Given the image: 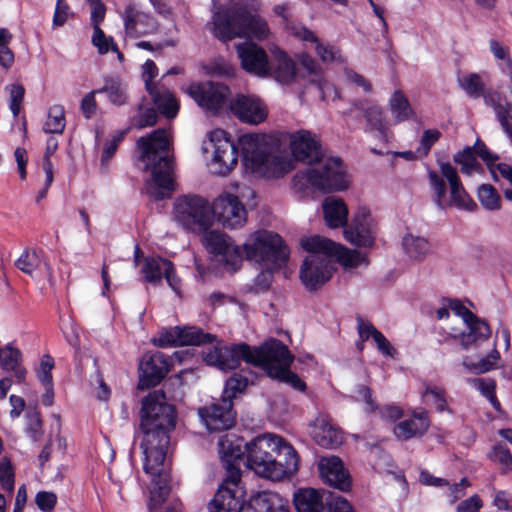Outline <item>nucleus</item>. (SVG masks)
<instances>
[{
	"label": "nucleus",
	"mask_w": 512,
	"mask_h": 512,
	"mask_svg": "<svg viewBox=\"0 0 512 512\" xmlns=\"http://www.w3.org/2000/svg\"><path fill=\"white\" fill-rule=\"evenodd\" d=\"M139 418L143 435L140 443L144 454L143 469L156 481L148 504L152 512L166 501L170 493V486L162 474L171 433L176 427L177 411L173 404L167 402L164 392L154 391L143 398Z\"/></svg>",
	"instance_id": "1"
},
{
	"label": "nucleus",
	"mask_w": 512,
	"mask_h": 512,
	"mask_svg": "<svg viewBox=\"0 0 512 512\" xmlns=\"http://www.w3.org/2000/svg\"><path fill=\"white\" fill-rule=\"evenodd\" d=\"M294 355L281 340L271 338L259 346H251L245 342L230 346L209 348L203 353L207 365L215 366L222 371L237 369L241 361L255 367H261L270 378L275 377V370L290 367Z\"/></svg>",
	"instance_id": "2"
},
{
	"label": "nucleus",
	"mask_w": 512,
	"mask_h": 512,
	"mask_svg": "<svg viewBox=\"0 0 512 512\" xmlns=\"http://www.w3.org/2000/svg\"><path fill=\"white\" fill-rule=\"evenodd\" d=\"M170 146L164 128H158L137 140L143 170L151 171V180L146 182V193L156 201L170 198L175 190L174 157L169 155Z\"/></svg>",
	"instance_id": "3"
},
{
	"label": "nucleus",
	"mask_w": 512,
	"mask_h": 512,
	"mask_svg": "<svg viewBox=\"0 0 512 512\" xmlns=\"http://www.w3.org/2000/svg\"><path fill=\"white\" fill-rule=\"evenodd\" d=\"M244 256L247 260L265 262L270 265L262 270L254 280L259 289L266 291L270 288L274 271L285 267L289 260L290 250L284 239L275 232L257 230L243 243Z\"/></svg>",
	"instance_id": "4"
},
{
	"label": "nucleus",
	"mask_w": 512,
	"mask_h": 512,
	"mask_svg": "<svg viewBox=\"0 0 512 512\" xmlns=\"http://www.w3.org/2000/svg\"><path fill=\"white\" fill-rule=\"evenodd\" d=\"M215 37L227 43L237 37L263 40L268 36L269 28L263 19L252 15L246 8H228L216 12L213 16Z\"/></svg>",
	"instance_id": "5"
},
{
	"label": "nucleus",
	"mask_w": 512,
	"mask_h": 512,
	"mask_svg": "<svg viewBox=\"0 0 512 512\" xmlns=\"http://www.w3.org/2000/svg\"><path fill=\"white\" fill-rule=\"evenodd\" d=\"M293 181L300 189L310 187L322 193L344 191L349 186L345 166L338 157L327 159L320 167L297 171Z\"/></svg>",
	"instance_id": "6"
},
{
	"label": "nucleus",
	"mask_w": 512,
	"mask_h": 512,
	"mask_svg": "<svg viewBox=\"0 0 512 512\" xmlns=\"http://www.w3.org/2000/svg\"><path fill=\"white\" fill-rule=\"evenodd\" d=\"M243 437L227 433L219 440V453L226 475L218 489H225L241 497L245 494L242 486V470L247 458L246 445Z\"/></svg>",
	"instance_id": "7"
},
{
	"label": "nucleus",
	"mask_w": 512,
	"mask_h": 512,
	"mask_svg": "<svg viewBox=\"0 0 512 512\" xmlns=\"http://www.w3.org/2000/svg\"><path fill=\"white\" fill-rule=\"evenodd\" d=\"M242 161L246 170L251 173L267 176L272 162L275 161V178L283 176L289 169L288 163L279 155L273 159L266 144L256 134H244L239 137Z\"/></svg>",
	"instance_id": "8"
},
{
	"label": "nucleus",
	"mask_w": 512,
	"mask_h": 512,
	"mask_svg": "<svg viewBox=\"0 0 512 512\" xmlns=\"http://www.w3.org/2000/svg\"><path fill=\"white\" fill-rule=\"evenodd\" d=\"M174 218L186 230L205 232L213 224V207L202 196L182 195L174 202Z\"/></svg>",
	"instance_id": "9"
},
{
	"label": "nucleus",
	"mask_w": 512,
	"mask_h": 512,
	"mask_svg": "<svg viewBox=\"0 0 512 512\" xmlns=\"http://www.w3.org/2000/svg\"><path fill=\"white\" fill-rule=\"evenodd\" d=\"M281 443V436L272 434L259 435L246 445V466L257 475L268 478L274 461L273 454Z\"/></svg>",
	"instance_id": "10"
},
{
	"label": "nucleus",
	"mask_w": 512,
	"mask_h": 512,
	"mask_svg": "<svg viewBox=\"0 0 512 512\" xmlns=\"http://www.w3.org/2000/svg\"><path fill=\"white\" fill-rule=\"evenodd\" d=\"M343 229L345 240L356 247L371 248L375 243L377 222L364 205L358 206Z\"/></svg>",
	"instance_id": "11"
},
{
	"label": "nucleus",
	"mask_w": 512,
	"mask_h": 512,
	"mask_svg": "<svg viewBox=\"0 0 512 512\" xmlns=\"http://www.w3.org/2000/svg\"><path fill=\"white\" fill-rule=\"evenodd\" d=\"M210 142L213 146L211 170L213 174L226 176L238 163V148L231 136L223 129L210 132Z\"/></svg>",
	"instance_id": "12"
},
{
	"label": "nucleus",
	"mask_w": 512,
	"mask_h": 512,
	"mask_svg": "<svg viewBox=\"0 0 512 512\" xmlns=\"http://www.w3.org/2000/svg\"><path fill=\"white\" fill-rule=\"evenodd\" d=\"M186 93L202 109L217 113L225 106L231 91L225 84L204 81L191 83L187 87Z\"/></svg>",
	"instance_id": "13"
},
{
	"label": "nucleus",
	"mask_w": 512,
	"mask_h": 512,
	"mask_svg": "<svg viewBox=\"0 0 512 512\" xmlns=\"http://www.w3.org/2000/svg\"><path fill=\"white\" fill-rule=\"evenodd\" d=\"M171 366V359L163 352L145 353L139 362L137 388L147 390L156 387L167 376Z\"/></svg>",
	"instance_id": "14"
},
{
	"label": "nucleus",
	"mask_w": 512,
	"mask_h": 512,
	"mask_svg": "<svg viewBox=\"0 0 512 512\" xmlns=\"http://www.w3.org/2000/svg\"><path fill=\"white\" fill-rule=\"evenodd\" d=\"M213 219L222 224L224 228L234 229L244 225L247 220V211L238 196L225 193L217 197L212 203Z\"/></svg>",
	"instance_id": "15"
},
{
	"label": "nucleus",
	"mask_w": 512,
	"mask_h": 512,
	"mask_svg": "<svg viewBox=\"0 0 512 512\" xmlns=\"http://www.w3.org/2000/svg\"><path fill=\"white\" fill-rule=\"evenodd\" d=\"M334 271L335 268L330 259L309 255L300 267L299 277L305 288L313 292L327 283Z\"/></svg>",
	"instance_id": "16"
},
{
	"label": "nucleus",
	"mask_w": 512,
	"mask_h": 512,
	"mask_svg": "<svg viewBox=\"0 0 512 512\" xmlns=\"http://www.w3.org/2000/svg\"><path fill=\"white\" fill-rule=\"evenodd\" d=\"M290 150L296 161L309 166L320 163L324 157L321 142L308 130H298L290 135Z\"/></svg>",
	"instance_id": "17"
},
{
	"label": "nucleus",
	"mask_w": 512,
	"mask_h": 512,
	"mask_svg": "<svg viewBox=\"0 0 512 512\" xmlns=\"http://www.w3.org/2000/svg\"><path fill=\"white\" fill-rule=\"evenodd\" d=\"M200 418L210 432H221L232 428L236 422V411L231 399L220 401L198 410Z\"/></svg>",
	"instance_id": "18"
},
{
	"label": "nucleus",
	"mask_w": 512,
	"mask_h": 512,
	"mask_svg": "<svg viewBox=\"0 0 512 512\" xmlns=\"http://www.w3.org/2000/svg\"><path fill=\"white\" fill-rule=\"evenodd\" d=\"M241 68L258 77H268L271 73V63L267 52L258 44L246 41L236 45Z\"/></svg>",
	"instance_id": "19"
},
{
	"label": "nucleus",
	"mask_w": 512,
	"mask_h": 512,
	"mask_svg": "<svg viewBox=\"0 0 512 512\" xmlns=\"http://www.w3.org/2000/svg\"><path fill=\"white\" fill-rule=\"evenodd\" d=\"M318 470L323 481L341 492H348L352 488V477L343 461L338 456L321 457Z\"/></svg>",
	"instance_id": "20"
},
{
	"label": "nucleus",
	"mask_w": 512,
	"mask_h": 512,
	"mask_svg": "<svg viewBox=\"0 0 512 512\" xmlns=\"http://www.w3.org/2000/svg\"><path fill=\"white\" fill-rule=\"evenodd\" d=\"M439 167L441 174L445 177L450 186V197L449 200L446 201V208L455 207L459 210L475 211L477 204L465 190L456 168L449 162H440Z\"/></svg>",
	"instance_id": "21"
},
{
	"label": "nucleus",
	"mask_w": 512,
	"mask_h": 512,
	"mask_svg": "<svg viewBox=\"0 0 512 512\" xmlns=\"http://www.w3.org/2000/svg\"><path fill=\"white\" fill-rule=\"evenodd\" d=\"M274 461L270 462V469L267 479L280 481L285 477L293 475L299 467V455L295 448L281 437V443L273 454Z\"/></svg>",
	"instance_id": "22"
},
{
	"label": "nucleus",
	"mask_w": 512,
	"mask_h": 512,
	"mask_svg": "<svg viewBox=\"0 0 512 512\" xmlns=\"http://www.w3.org/2000/svg\"><path fill=\"white\" fill-rule=\"evenodd\" d=\"M232 114L242 123L257 125L264 122L268 112L264 103L256 97L238 95L231 103Z\"/></svg>",
	"instance_id": "23"
},
{
	"label": "nucleus",
	"mask_w": 512,
	"mask_h": 512,
	"mask_svg": "<svg viewBox=\"0 0 512 512\" xmlns=\"http://www.w3.org/2000/svg\"><path fill=\"white\" fill-rule=\"evenodd\" d=\"M240 497L241 510L239 512H290L288 499L271 491L258 492L252 495L248 502Z\"/></svg>",
	"instance_id": "24"
},
{
	"label": "nucleus",
	"mask_w": 512,
	"mask_h": 512,
	"mask_svg": "<svg viewBox=\"0 0 512 512\" xmlns=\"http://www.w3.org/2000/svg\"><path fill=\"white\" fill-rule=\"evenodd\" d=\"M204 244L206 249L214 255H222L224 257L231 256L236 262H240L244 255L243 245H233L231 238L226 234L217 231H205Z\"/></svg>",
	"instance_id": "25"
},
{
	"label": "nucleus",
	"mask_w": 512,
	"mask_h": 512,
	"mask_svg": "<svg viewBox=\"0 0 512 512\" xmlns=\"http://www.w3.org/2000/svg\"><path fill=\"white\" fill-rule=\"evenodd\" d=\"M363 113L366 122L365 132L377 133V137L382 141H387V127L384 123L382 108L368 100L356 101L354 111Z\"/></svg>",
	"instance_id": "26"
},
{
	"label": "nucleus",
	"mask_w": 512,
	"mask_h": 512,
	"mask_svg": "<svg viewBox=\"0 0 512 512\" xmlns=\"http://www.w3.org/2000/svg\"><path fill=\"white\" fill-rule=\"evenodd\" d=\"M272 63L271 73L277 82L281 84H291L297 74L296 64L293 59L281 48L275 46L271 49Z\"/></svg>",
	"instance_id": "27"
},
{
	"label": "nucleus",
	"mask_w": 512,
	"mask_h": 512,
	"mask_svg": "<svg viewBox=\"0 0 512 512\" xmlns=\"http://www.w3.org/2000/svg\"><path fill=\"white\" fill-rule=\"evenodd\" d=\"M311 435L314 441L323 448H336L342 441V431L333 426L325 417L316 418L311 425Z\"/></svg>",
	"instance_id": "28"
},
{
	"label": "nucleus",
	"mask_w": 512,
	"mask_h": 512,
	"mask_svg": "<svg viewBox=\"0 0 512 512\" xmlns=\"http://www.w3.org/2000/svg\"><path fill=\"white\" fill-rule=\"evenodd\" d=\"M324 220L329 228L344 227L348 221V208L342 198L328 196L322 202Z\"/></svg>",
	"instance_id": "29"
},
{
	"label": "nucleus",
	"mask_w": 512,
	"mask_h": 512,
	"mask_svg": "<svg viewBox=\"0 0 512 512\" xmlns=\"http://www.w3.org/2000/svg\"><path fill=\"white\" fill-rule=\"evenodd\" d=\"M330 491L320 493L313 488H304L294 494V506L297 512H324L326 495Z\"/></svg>",
	"instance_id": "30"
},
{
	"label": "nucleus",
	"mask_w": 512,
	"mask_h": 512,
	"mask_svg": "<svg viewBox=\"0 0 512 512\" xmlns=\"http://www.w3.org/2000/svg\"><path fill=\"white\" fill-rule=\"evenodd\" d=\"M159 114L167 119H174L179 112V103L169 90L160 91L158 88L147 91Z\"/></svg>",
	"instance_id": "31"
},
{
	"label": "nucleus",
	"mask_w": 512,
	"mask_h": 512,
	"mask_svg": "<svg viewBox=\"0 0 512 512\" xmlns=\"http://www.w3.org/2000/svg\"><path fill=\"white\" fill-rule=\"evenodd\" d=\"M337 245L338 243L320 235L305 237L301 240L302 248L310 255H318L327 259L334 257Z\"/></svg>",
	"instance_id": "32"
},
{
	"label": "nucleus",
	"mask_w": 512,
	"mask_h": 512,
	"mask_svg": "<svg viewBox=\"0 0 512 512\" xmlns=\"http://www.w3.org/2000/svg\"><path fill=\"white\" fill-rule=\"evenodd\" d=\"M406 255L414 261H423L431 253V244L425 237L406 234L402 239Z\"/></svg>",
	"instance_id": "33"
},
{
	"label": "nucleus",
	"mask_w": 512,
	"mask_h": 512,
	"mask_svg": "<svg viewBox=\"0 0 512 512\" xmlns=\"http://www.w3.org/2000/svg\"><path fill=\"white\" fill-rule=\"evenodd\" d=\"M209 512H239L241 503L239 495L225 489H217L213 499L208 504Z\"/></svg>",
	"instance_id": "34"
},
{
	"label": "nucleus",
	"mask_w": 512,
	"mask_h": 512,
	"mask_svg": "<svg viewBox=\"0 0 512 512\" xmlns=\"http://www.w3.org/2000/svg\"><path fill=\"white\" fill-rule=\"evenodd\" d=\"M21 352L17 348L6 346L0 350V365L6 371H13L18 383H22L26 377V370L20 366Z\"/></svg>",
	"instance_id": "35"
},
{
	"label": "nucleus",
	"mask_w": 512,
	"mask_h": 512,
	"mask_svg": "<svg viewBox=\"0 0 512 512\" xmlns=\"http://www.w3.org/2000/svg\"><path fill=\"white\" fill-rule=\"evenodd\" d=\"M469 332L462 334L460 338L461 345L464 349L476 344L478 341H485L491 335V329L488 323L476 316V319L466 323Z\"/></svg>",
	"instance_id": "36"
},
{
	"label": "nucleus",
	"mask_w": 512,
	"mask_h": 512,
	"mask_svg": "<svg viewBox=\"0 0 512 512\" xmlns=\"http://www.w3.org/2000/svg\"><path fill=\"white\" fill-rule=\"evenodd\" d=\"M123 20L125 31L128 34H132L136 31V26L138 23H144L151 30L156 28L155 19L149 14L137 10L134 4H129L126 6L123 12Z\"/></svg>",
	"instance_id": "37"
},
{
	"label": "nucleus",
	"mask_w": 512,
	"mask_h": 512,
	"mask_svg": "<svg viewBox=\"0 0 512 512\" xmlns=\"http://www.w3.org/2000/svg\"><path fill=\"white\" fill-rule=\"evenodd\" d=\"M389 107L396 123L407 121L414 116V111L407 97L400 90L392 94L389 99Z\"/></svg>",
	"instance_id": "38"
},
{
	"label": "nucleus",
	"mask_w": 512,
	"mask_h": 512,
	"mask_svg": "<svg viewBox=\"0 0 512 512\" xmlns=\"http://www.w3.org/2000/svg\"><path fill=\"white\" fill-rule=\"evenodd\" d=\"M427 431V422L418 423L411 418L398 422L393 429L395 436L403 441L422 437Z\"/></svg>",
	"instance_id": "39"
},
{
	"label": "nucleus",
	"mask_w": 512,
	"mask_h": 512,
	"mask_svg": "<svg viewBox=\"0 0 512 512\" xmlns=\"http://www.w3.org/2000/svg\"><path fill=\"white\" fill-rule=\"evenodd\" d=\"M97 92L106 94L110 103L116 106L126 104L128 99L126 88L119 78H106L104 86L97 89Z\"/></svg>",
	"instance_id": "40"
},
{
	"label": "nucleus",
	"mask_w": 512,
	"mask_h": 512,
	"mask_svg": "<svg viewBox=\"0 0 512 512\" xmlns=\"http://www.w3.org/2000/svg\"><path fill=\"white\" fill-rule=\"evenodd\" d=\"M181 346H200L203 344H212L216 340V335L204 332L197 327L181 328Z\"/></svg>",
	"instance_id": "41"
},
{
	"label": "nucleus",
	"mask_w": 512,
	"mask_h": 512,
	"mask_svg": "<svg viewBox=\"0 0 512 512\" xmlns=\"http://www.w3.org/2000/svg\"><path fill=\"white\" fill-rule=\"evenodd\" d=\"M42 250L26 248L15 261V266L27 275H32L42 263Z\"/></svg>",
	"instance_id": "42"
},
{
	"label": "nucleus",
	"mask_w": 512,
	"mask_h": 512,
	"mask_svg": "<svg viewBox=\"0 0 512 512\" xmlns=\"http://www.w3.org/2000/svg\"><path fill=\"white\" fill-rule=\"evenodd\" d=\"M66 126L65 110L62 105H53L49 108L47 120L43 130L49 134H62Z\"/></svg>",
	"instance_id": "43"
},
{
	"label": "nucleus",
	"mask_w": 512,
	"mask_h": 512,
	"mask_svg": "<svg viewBox=\"0 0 512 512\" xmlns=\"http://www.w3.org/2000/svg\"><path fill=\"white\" fill-rule=\"evenodd\" d=\"M445 177L440 176L436 171L434 170H428V179L431 191L433 193V201L435 205L441 209H446V201L445 196L447 192V186L446 182L444 180Z\"/></svg>",
	"instance_id": "44"
},
{
	"label": "nucleus",
	"mask_w": 512,
	"mask_h": 512,
	"mask_svg": "<svg viewBox=\"0 0 512 512\" xmlns=\"http://www.w3.org/2000/svg\"><path fill=\"white\" fill-rule=\"evenodd\" d=\"M163 260L167 259L161 257H146L144 259L141 272L146 282L155 284L161 281L164 273Z\"/></svg>",
	"instance_id": "45"
},
{
	"label": "nucleus",
	"mask_w": 512,
	"mask_h": 512,
	"mask_svg": "<svg viewBox=\"0 0 512 512\" xmlns=\"http://www.w3.org/2000/svg\"><path fill=\"white\" fill-rule=\"evenodd\" d=\"M459 86L473 99L485 97V84L477 73H469L459 78Z\"/></svg>",
	"instance_id": "46"
},
{
	"label": "nucleus",
	"mask_w": 512,
	"mask_h": 512,
	"mask_svg": "<svg viewBox=\"0 0 512 512\" xmlns=\"http://www.w3.org/2000/svg\"><path fill=\"white\" fill-rule=\"evenodd\" d=\"M298 60L301 66L305 68L308 74L311 76L310 82L319 89H322L325 79L322 68L316 62V60L308 53L300 54Z\"/></svg>",
	"instance_id": "47"
},
{
	"label": "nucleus",
	"mask_w": 512,
	"mask_h": 512,
	"mask_svg": "<svg viewBox=\"0 0 512 512\" xmlns=\"http://www.w3.org/2000/svg\"><path fill=\"white\" fill-rule=\"evenodd\" d=\"M453 160L461 166V172L464 174H471L482 169L470 146H466L463 150L458 151L454 155Z\"/></svg>",
	"instance_id": "48"
},
{
	"label": "nucleus",
	"mask_w": 512,
	"mask_h": 512,
	"mask_svg": "<svg viewBox=\"0 0 512 512\" xmlns=\"http://www.w3.org/2000/svg\"><path fill=\"white\" fill-rule=\"evenodd\" d=\"M334 258L344 267L356 268L365 260V256L358 250H351L342 244L337 245Z\"/></svg>",
	"instance_id": "49"
},
{
	"label": "nucleus",
	"mask_w": 512,
	"mask_h": 512,
	"mask_svg": "<svg viewBox=\"0 0 512 512\" xmlns=\"http://www.w3.org/2000/svg\"><path fill=\"white\" fill-rule=\"evenodd\" d=\"M481 205L487 210H498L501 207V197L494 186L482 184L477 191Z\"/></svg>",
	"instance_id": "50"
},
{
	"label": "nucleus",
	"mask_w": 512,
	"mask_h": 512,
	"mask_svg": "<svg viewBox=\"0 0 512 512\" xmlns=\"http://www.w3.org/2000/svg\"><path fill=\"white\" fill-rule=\"evenodd\" d=\"M181 332L179 326L163 328L159 331L158 336L153 338V344L161 348L181 346Z\"/></svg>",
	"instance_id": "51"
},
{
	"label": "nucleus",
	"mask_w": 512,
	"mask_h": 512,
	"mask_svg": "<svg viewBox=\"0 0 512 512\" xmlns=\"http://www.w3.org/2000/svg\"><path fill=\"white\" fill-rule=\"evenodd\" d=\"M249 380L241 373L234 372L225 382L222 398L233 399L238 393H242L248 386Z\"/></svg>",
	"instance_id": "52"
},
{
	"label": "nucleus",
	"mask_w": 512,
	"mask_h": 512,
	"mask_svg": "<svg viewBox=\"0 0 512 512\" xmlns=\"http://www.w3.org/2000/svg\"><path fill=\"white\" fill-rule=\"evenodd\" d=\"M485 101L487 103L489 101L492 103L496 117L500 122L503 130L510 138H512V123L509 121V119L511 118V105L507 101H505L504 103L500 101L495 102L492 97H485Z\"/></svg>",
	"instance_id": "53"
},
{
	"label": "nucleus",
	"mask_w": 512,
	"mask_h": 512,
	"mask_svg": "<svg viewBox=\"0 0 512 512\" xmlns=\"http://www.w3.org/2000/svg\"><path fill=\"white\" fill-rule=\"evenodd\" d=\"M273 379L287 383L294 390L299 392H305L307 389L305 381L302 380L297 373L293 372L290 367H285L284 369L278 368L275 370V377Z\"/></svg>",
	"instance_id": "54"
},
{
	"label": "nucleus",
	"mask_w": 512,
	"mask_h": 512,
	"mask_svg": "<svg viewBox=\"0 0 512 512\" xmlns=\"http://www.w3.org/2000/svg\"><path fill=\"white\" fill-rule=\"evenodd\" d=\"M472 149L475 153V156L480 157L484 161L490 173L492 174L493 179L497 181L498 178L494 171V166L495 162L499 159V156L495 153H492L481 139L476 140Z\"/></svg>",
	"instance_id": "55"
},
{
	"label": "nucleus",
	"mask_w": 512,
	"mask_h": 512,
	"mask_svg": "<svg viewBox=\"0 0 512 512\" xmlns=\"http://www.w3.org/2000/svg\"><path fill=\"white\" fill-rule=\"evenodd\" d=\"M423 397L431 398V403L435 406L437 412L452 413V410L447 404L446 392L444 389L436 386H428L423 393Z\"/></svg>",
	"instance_id": "56"
},
{
	"label": "nucleus",
	"mask_w": 512,
	"mask_h": 512,
	"mask_svg": "<svg viewBox=\"0 0 512 512\" xmlns=\"http://www.w3.org/2000/svg\"><path fill=\"white\" fill-rule=\"evenodd\" d=\"M14 470L10 460L6 457L0 459V486L8 493L14 490Z\"/></svg>",
	"instance_id": "57"
},
{
	"label": "nucleus",
	"mask_w": 512,
	"mask_h": 512,
	"mask_svg": "<svg viewBox=\"0 0 512 512\" xmlns=\"http://www.w3.org/2000/svg\"><path fill=\"white\" fill-rule=\"evenodd\" d=\"M325 504L324 512H354L348 500L336 493H328Z\"/></svg>",
	"instance_id": "58"
},
{
	"label": "nucleus",
	"mask_w": 512,
	"mask_h": 512,
	"mask_svg": "<svg viewBox=\"0 0 512 512\" xmlns=\"http://www.w3.org/2000/svg\"><path fill=\"white\" fill-rule=\"evenodd\" d=\"M441 132L437 129H427L423 132L417 153L420 158L427 157L431 148L440 139Z\"/></svg>",
	"instance_id": "59"
},
{
	"label": "nucleus",
	"mask_w": 512,
	"mask_h": 512,
	"mask_svg": "<svg viewBox=\"0 0 512 512\" xmlns=\"http://www.w3.org/2000/svg\"><path fill=\"white\" fill-rule=\"evenodd\" d=\"M10 102L9 108L12 114L17 117L21 110V105L25 96V88L21 84H12L9 88Z\"/></svg>",
	"instance_id": "60"
},
{
	"label": "nucleus",
	"mask_w": 512,
	"mask_h": 512,
	"mask_svg": "<svg viewBox=\"0 0 512 512\" xmlns=\"http://www.w3.org/2000/svg\"><path fill=\"white\" fill-rule=\"evenodd\" d=\"M54 368V359L50 355H45L41 359L40 367L37 371V378L43 384H52L53 376L52 369Z\"/></svg>",
	"instance_id": "61"
},
{
	"label": "nucleus",
	"mask_w": 512,
	"mask_h": 512,
	"mask_svg": "<svg viewBox=\"0 0 512 512\" xmlns=\"http://www.w3.org/2000/svg\"><path fill=\"white\" fill-rule=\"evenodd\" d=\"M99 94L97 89L90 91L87 93L81 100L80 110L85 119H91L97 110V101L95 95Z\"/></svg>",
	"instance_id": "62"
},
{
	"label": "nucleus",
	"mask_w": 512,
	"mask_h": 512,
	"mask_svg": "<svg viewBox=\"0 0 512 512\" xmlns=\"http://www.w3.org/2000/svg\"><path fill=\"white\" fill-rule=\"evenodd\" d=\"M491 459L502 464L506 470H512V454L505 445H495Z\"/></svg>",
	"instance_id": "63"
},
{
	"label": "nucleus",
	"mask_w": 512,
	"mask_h": 512,
	"mask_svg": "<svg viewBox=\"0 0 512 512\" xmlns=\"http://www.w3.org/2000/svg\"><path fill=\"white\" fill-rule=\"evenodd\" d=\"M35 503L43 512H52L57 503V496L53 492L40 491L35 496Z\"/></svg>",
	"instance_id": "64"
}]
</instances>
